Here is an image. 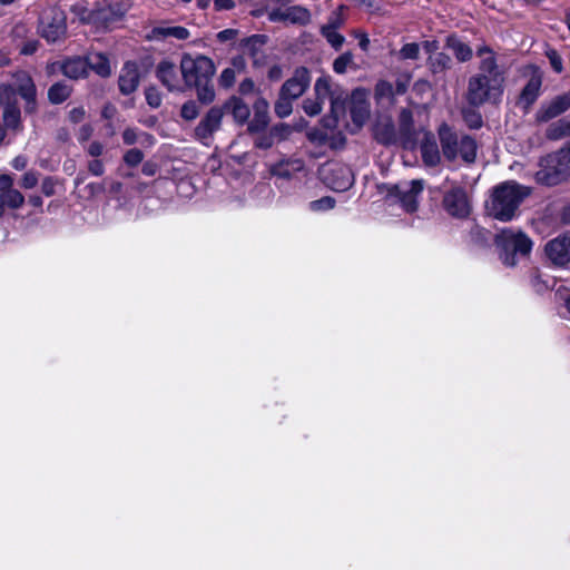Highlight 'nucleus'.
I'll list each match as a JSON object with an SVG mask.
<instances>
[{"label": "nucleus", "instance_id": "dca6fc26", "mask_svg": "<svg viewBox=\"0 0 570 570\" xmlns=\"http://www.w3.org/2000/svg\"><path fill=\"white\" fill-rule=\"evenodd\" d=\"M311 83V75L307 68H296L293 76L281 88V94L293 100L299 98Z\"/></svg>", "mask_w": 570, "mask_h": 570}, {"label": "nucleus", "instance_id": "39448f33", "mask_svg": "<svg viewBox=\"0 0 570 570\" xmlns=\"http://www.w3.org/2000/svg\"><path fill=\"white\" fill-rule=\"evenodd\" d=\"M502 80L499 77L475 75L469 80L466 99L470 105L479 107L485 102H498L503 94Z\"/></svg>", "mask_w": 570, "mask_h": 570}, {"label": "nucleus", "instance_id": "bb28decb", "mask_svg": "<svg viewBox=\"0 0 570 570\" xmlns=\"http://www.w3.org/2000/svg\"><path fill=\"white\" fill-rule=\"evenodd\" d=\"M87 68L94 70L100 77H109L112 68L108 57L101 52H91L86 57Z\"/></svg>", "mask_w": 570, "mask_h": 570}, {"label": "nucleus", "instance_id": "864d4df0", "mask_svg": "<svg viewBox=\"0 0 570 570\" xmlns=\"http://www.w3.org/2000/svg\"><path fill=\"white\" fill-rule=\"evenodd\" d=\"M547 57L549 59V62L552 67V69L557 72V73H561L562 70H563V66H562V58L561 56L553 49H549L547 51Z\"/></svg>", "mask_w": 570, "mask_h": 570}, {"label": "nucleus", "instance_id": "052dcab7", "mask_svg": "<svg viewBox=\"0 0 570 570\" xmlns=\"http://www.w3.org/2000/svg\"><path fill=\"white\" fill-rule=\"evenodd\" d=\"M56 183L52 178L47 177L41 184V190L46 196H52L55 194Z\"/></svg>", "mask_w": 570, "mask_h": 570}, {"label": "nucleus", "instance_id": "f257e3e1", "mask_svg": "<svg viewBox=\"0 0 570 570\" xmlns=\"http://www.w3.org/2000/svg\"><path fill=\"white\" fill-rule=\"evenodd\" d=\"M531 189L513 180L504 181L493 188L491 198L487 203L489 216L509 222L517 216L518 208L530 195Z\"/></svg>", "mask_w": 570, "mask_h": 570}, {"label": "nucleus", "instance_id": "c9c22d12", "mask_svg": "<svg viewBox=\"0 0 570 570\" xmlns=\"http://www.w3.org/2000/svg\"><path fill=\"white\" fill-rule=\"evenodd\" d=\"M0 199L2 204H4V206H8L13 209L20 208L24 203L23 195L14 188H11L6 193L0 194Z\"/></svg>", "mask_w": 570, "mask_h": 570}, {"label": "nucleus", "instance_id": "7c9ffc66", "mask_svg": "<svg viewBox=\"0 0 570 570\" xmlns=\"http://www.w3.org/2000/svg\"><path fill=\"white\" fill-rule=\"evenodd\" d=\"M374 135L377 141L389 145L395 140V130L392 121L386 119L375 126Z\"/></svg>", "mask_w": 570, "mask_h": 570}, {"label": "nucleus", "instance_id": "e2e57ef3", "mask_svg": "<svg viewBox=\"0 0 570 570\" xmlns=\"http://www.w3.org/2000/svg\"><path fill=\"white\" fill-rule=\"evenodd\" d=\"M254 91H255V83L250 78H246L239 83V92L242 95H249V94H253Z\"/></svg>", "mask_w": 570, "mask_h": 570}, {"label": "nucleus", "instance_id": "0e129e2a", "mask_svg": "<svg viewBox=\"0 0 570 570\" xmlns=\"http://www.w3.org/2000/svg\"><path fill=\"white\" fill-rule=\"evenodd\" d=\"M354 37L358 39V46L363 51H367L370 46V39L365 32L362 31H354Z\"/></svg>", "mask_w": 570, "mask_h": 570}, {"label": "nucleus", "instance_id": "de8ad7c7", "mask_svg": "<svg viewBox=\"0 0 570 570\" xmlns=\"http://www.w3.org/2000/svg\"><path fill=\"white\" fill-rule=\"evenodd\" d=\"M450 61V57L443 52H439L434 57H430L431 68L434 72H439L448 68Z\"/></svg>", "mask_w": 570, "mask_h": 570}, {"label": "nucleus", "instance_id": "f03ea898", "mask_svg": "<svg viewBox=\"0 0 570 570\" xmlns=\"http://www.w3.org/2000/svg\"><path fill=\"white\" fill-rule=\"evenodd\" d=\"M439 138L443 156L455 161L461 159L466 164L474 163L476 158V141L469 135L459 134L443 124L439 128Z\"/></svg>", "mask_w": 570, "mask_h": 570}, {"label": "nucleus", "instance_id": "774afa93", "mask_svg": "<svg viewBox=\"0 0 570 570\" xmlns=\"http://www.w3.org/2000/svg\"><path fill=\"white\" fill-rule=\"evenodd\" d=\"M104 147L100 142L94 141L88 147V153L92 157H98L102 154Z\"/></svg>", "mask_w": 570, "mask_h": 570}, {"label": "nucleus", "instance_id": "f704fd0d", "mask_svg": "<svg viewBox=\"0 0 570 570\" xmlns=\"http://www.w3.org/2000/svg\"><path fill=\"white\" fill-rule=\"evenodd\" d=\"M354 67V56L351 51L343 52L333 61V70L337 75H344L348 68Z\"/></svg>", "mask_w": 570, "mask_h": 570}, {"label": "nucleus", "instance_id": "603ef678", "mask_svg": "<svg viewBox=\"0 0 570 570\" xmlns=\"http://www.w3.org/2000/svg\"><path fill=\"white\" fill-rule=\"evenodd\" d=\"M400 129L404 134H409L413 124L412 112L407 109H403L400 112Z\"/></svg>", "mask_w": 570, "mask_h": 570}, {"label": "nucleus", "instance_id": "8fccbe9b", "mask_svg": "<svg viewBox=\"0 0 570 570\" xmlns=\"http://www.w3.org/2000/svg\"><path fill=\"white\" fill-rule=\"evenodd\" d=\"M303 109L308 116H316L323 110V105L316 98L305 99L303 102Z\"/></svg>", "mask_w": 570, "mask_h": 570}, {"label": "nucleus", "instance_id": "37998d69", "mask_svg": "<svg viewBox=\"0 0 570 570\" xmlns=\"http://www.w3.org/2000/svg\"><path fill=\"white\" fill-rule=\"evenodd\" d=\"M420 45L416 42H410L402 46L397 56L401 60H416L420 57Z\"/></svg>", "mask_w": 570, "mask_h": 570}, {"label": "nucleus", "instance_id": "0eeeda50", "mask_svg": "<svg viewBox=\"0 0 570 570\" xmlns=\"http://www.w3.org/2000/svg\"><path fill=\"white\" fill-rule=\"evenodd\" d=\"M180 71L186 86L191 87L212 80L215 75V65L212 59L203 55L196 57L184 55L180 61Z\"/></svg>", "mask_w": 570, "mask_h": 570}, {"label": "nucleus", "instance_id": "6e6d98bb", "mask_svg": "<svg viewBox=\"0 0 570 570\" xmlns=\"http://www.w3.org/2000/svg\"><path fill=\"white\" fill-rule=\"evenodd\" d=\"M464 120L469 125L470 128H480L482 125V118L480 114L475 111H468L464 114Z\"/></svg>", "mask_w": 570, "mask_h": 570}, {"label": "nucleus", "instance_id": "f3484780", "mask_svg": "<svg viewBox=\"0 0 570 570\" xmlns=\"http://www.w3.org/2000/svg\"><path fill=\"white\" fill-rule=\"evenodd\" d=\"M544 250L553 264L560 266L568 264L570 262V232L548 242Z\"/></svg>", "mask_w": 570, "mask_h": 570}, {"label": "nucleus", "instance_id": "7ed1b4c3", "mask_svg": "<svg viewBox=\"0 0 570 570\" xmlns=\"http://www.w3.org/2000/svg\"><path fill=\"white\" fill-rule=\"evenodd\" d=\"M495 245L500 250V258L505 266H514L517 256H525L531 252L532 242L522 232L503 229L495 236Z\"/></svg>", "mask_w": 570, "mask_h": 570}, {"label": "nucleus", "instance_id": "393cba45", "mask_svg": "<svg viewBox=\"0 0 570 570\" xmlns=\"http://www.w3.org/2000/svg\"><path fill=\"white\" fill-rule=\"evenodd\" d=\"M268 102L266 99L259 97L254 102V118L248 124L250 131H259L268 124Z\"/></svg>", "mask_w": 570, "mask_h": 570}, {"label": "nucleus", "instance_id": "f8f14e48", "mask_svg": "<svg viewBox=\"0 0 570 570\" xmlns=\"http://www.w3.org/2000/svg\"><path fill=\"white\" fill-rule=\"evenodd\" d=\"M324 180L335 191H345L354 184L352 169L342 164H328L324 170Z\"/></svg>", "mask_w": 570, "mask_h": 570}, {"label": "nucleus", "instance_id": "9d476101", "mask_svg": "<svg viewBox=\"0 0 570 570\" xmlns=\"http://www.w3.org/2000/svg\"><path fill=\"white\" fill-rule=\"evenodd\" d=\"M67 31L66 17L62 11L52 10L42 16L40 35L48 42H57L65 38Z\"/></svg>", "mask_w": 570, "mask_h": 570}, {"label": "nucleus", "instance_id": "49530a36", "mask_svg": "<svg viewBox=\"0 0 570 570\" xmlns=\"http://www.w3.org/2000/svg\"><path fill=\"white\" fill-rule=\"evenodd\" d=\"M394 95L393 86L391 82L380 80L375 86V98L377 100L387 99L390 100Z\"/></svg>", "mask_w": 570, "mask_h": 570}, {"label": "nucleus", "instance_id": "a19ab883", "mask_svg": "<svg viewBox=\"0 0 570 570\" xmlns=\"http://www.w3.org/2000/svg\"><path fill=\"white\" fill-rule=\"evenodd\" d=\"M345 9H346L345 6H340L336 10H334L328 16L327 22L325 24H323L322 27L334 29V30H338L340 28H342L345 23V16H344Z\"/></svg>", "mask_w": 570, "mask_h": 570}, {"label": "nucleus", "instance_id": "3c124183", "mask_svg": "<svg viewBox=\"0 0 570 570\" xmlns=\"http://www.w3.org/2000/svg\"><path fill=\"white\" fill-rule=\"evenodd\" d=\"M236 80V72L233 68H226L219 76V85L224 88H229Z\"/></svg>", "mask_w": 570, "mask_h": 570}, {"label": "nucleus", "instance_id": "4c0bfd02", "mask_svg": "<svg viewBox=\"0 0 570 570\" xmlns=\"http://www.w3.org/2000/svg\"><path fill=\"white\" fill-rule=\"evenodd\" d=\"M567 136H570V129L563 118L551 124L547 129V137L551 140H558Z\"/></svg>", "mask_w": 570, "mask_h": 570}, {"label": "nucleus", "instance_id": "680f3d73", "mask_svg": "<svg viewBox=\"0 0 570 570\" xmlns=\"http://www.w3.org/2000/svg\"><path fill=\"white\" fill-rule=\"evenodd\" d=\"M88 169L95 176H101L105 171L104 164L99 159L91 160L88 165Z\"/></svg>", "mask_w": 570, "mask_h": 570}, {"label": "nucleus", "instance_id": "79ce46f5", "mask_svg": "<svg viewBox=\"0 0 570 570\" xmlns=\"http://www.w3.org/2000/svg\"><path fill=\"white\" fill-rule=\"evenodd\" d=\"M287 131H288L287 126H284V125L275 126L272 129L271 135L268 137H261L257 140L256 146L259 148H269L273 145L274 137L283 138L284 132H287Z\"/></svg>", "mask_w": 570, "mask_h": 570}, {"label": "nucleus", "instance_id": "ea45409f", "mask_svg": "<svg viewBox=\"0 0 570 570\" xmlns=\"http://www.w3.org/2000/svg\"><path fill=\"white\" fill-rule=\"evenodd\" d=\"M7 107L3 111V120L8 128H17L20 121V110L17 106L6 101Z\"/></svg>", "mask_w": 570, "mask_h": 570}, {"label": "nucleus", "instance_id": "a878e982", "mask_svg": "<svg viewBox=\"0 0 570 570\" xmlns=\"http://www.w3.org/2000/svg\"><path fill=\"white\" fill-rule=\"evenodd\" d=\"M61 72L70 79H79L87 76L88 68L86 58L73 57L66 59L60 65Z\"/></svg>", "mask_w": 570, "mask_h": 570}, {"label": "nucleus", "instance_id": "4d7b16f0", "mask_svg": "<svg viewBox=\"0 0 570 570\" xmlns=\"http://www.w3.org/2000/svg\"><path fill=\"white\" fill-rule=\"evenodd\" d=\"M38 184V175L33 171H28L22 176L21 186L23 188H33Z\"/></svg>", "mask_w": 570, "mask_h": 570}, {"label": "nucleus", "instance_id": "cd10ccee", "mask_svg": "<svg viewBox=\"0 0 570 570\" xmlns=\"http://www.w3.org/2000/svg\"><path fill=\"white\" fill-rule=\"evenodd\" d=\"M304 169V163L301 159H287L277 163L272 168V174L278 178L289 179L295 173Z\"/></svg>", "mask_w": 570, "mask_h": 570}, {"label": "nucleus", "instance_id": "c756f323", "mask_svg": "<svg viewBox=\"0 0 570 570\" xmlns=\"http://www.w3.org/2000/svg\"><path fill=\"white\" fill-rule=\"evenodd\" d=\"M226 108L230 110L234 119L239 124H245L249 118V107L238 97H232L226 102Z\"/></svg>", "mask_w": 570, "mask_h": 570}, {"label": "nucleus", "instance_id": "9b49d317", "mask_svg": "<svg viewBox=\"0 0 570 570\" xmlns=\"http://www.w3.org/2000/svg\"><path fill=\"white\" fill-rule=\"evenodd\" d=\"M271 22L306 26L312 21L311 11L303 6L279 7L267 11Z\"/></svg>", "mask_w": 570, "mask_h": 570}, {"label": "nucleus", "instance_id": "58836bf2", "mask_svg": "<svg viewBox=\"0 0 570 570\" xmlns=\"http://www.w3.org/2000/svg\"><path fill=\"white\" fill-rule=\"evenodd\" d=\"M197 89V97L203 104H210L215 99V90L212 80L194 85Z\"/></svg>", "mask_w": 570, "mask_h": 570}, {"label": "nucleus", "instance_id": "2f4dec72", "mask_svg": "<svg viewBox=\"0 0 570 570\" xmlns=\"http://www.w3.org/2000/svg\"><path fill=\"white\" fill-rule=\"evenodd\" d=\"M142 160V154L138 149H130L124 156V165L121 173L124 176H132L134 169L137 168Z\"/></svg>", "mask_w": 570, "mask_h": 570}, {"label": "nucleus", "instance_id": "4be33fe9", "mask_svg": "<svg viewBox=\"0 0 570 570\" xmlns=\"http://www.w3.org/2000/svg\"><path fill=\"white\" fill-rule=\"evenodd\" d=\"M156 76L169 91L179 89V78L174 62L161 60L156 68Z\"/></svg>", "mask_w": 570, "mask_h": 570}, {"label": "nucleus", "instance_id": "1a4fd4ad", "mask_svg": "<svg viewBox=\"0 0 570 570\" xmlns=\"http://www.w3.org/2000/svg\"><path fill=\"white\" fill-rule=\"evenodd\" d=\"M127 9V4H122L121 8H118L116 11L105 8H99L96 10H89L82 3H76L71 7V11L79 18L81 22L92 23L97 27L107 28L110 22L116 20L117 17L121 16Z\"/></svg>", "mask_w": 570, "mask_h": 570}, {"label": "nucleus", "instance_id": "4468645a", "mask_svg": "<svg viewBox=\"0 0 570 570\" xmlns=\"http://www.w3.org/2000/svg\"><path fill=\"white\" fill-rule=\"evenodd\" d=\"M223 110L213 107L195 128V137L204 145L208 146L212 141L213 134L220 128L223 120Z\"/></svg>", "mask_w": 570, "mask_h": 570}, {"label": "nucleus", "instance_id": "13d9d810", "mask_svg": "<svg viewBox=\"0 0 570 570\" xmlns=\"http://www.w3.org/2000/svg\"><path fill=\"white\" fill-rule=\"evenodd\" d=\"M86 110L83 107H75L69 111L68 118L73 124H79L85 119Z\"/></svg>", "mask_w": 570, "mask_h": 570}, {"label": "nucleus", "instance_id": "c85d7f7f", "mask_svg": "<svg viewBox=\"0 0 570 570\" xmlns=\"http://www.w3.org/2000/svg\"><path fill=\"white\" fill-rule=\"evenodd\" d=\"M421 154L428 166H435L440 163V150L432 135L425 134L424 140L421 144Z\"/></svg>", "mask_w": 570, "mask_h": 570}, {"label": "nucleus", "instance_id": "aec40b11", "mask_svg": "<svg viewBox=\"0 0 570 570\" xmlns=\"http://www.w3.org/2000/svg\"><path fill=\"white\" fill-rule=\"evenodd\" d=\"M400 196L404 209L409 213L416 210L417 208V196L424 188L423 180L413 179L409 183L400 185Z\"/></svg>", "mask_w": 570, "mask_h": 570}, {"label": "nucleus", "instance_id": "b1692460", "mask_svg": "<svg viewBox=\"0 0 570 570\" xmlns=\"http://www.w3.org/2000/svg\"><path fill=\"white\" fill-rule=\"evenodd\" d=\"M139 85V69L134 62L125 63L119 76V88L122 94H131Z\"/></svg>", "mask_w": 570, "mask_h": 570}, {"label": "nucleus", "instance_id": "2eb2a0df", "mask_svg": "<svg viewBox=\"0 0 570 570\" xmlns=\"http://www.w3.org/2000/svg\"><path fill=\"white\" fill-rule=\"evenodd\" d=\"M570 109V89L543 102L535 114L539 122H547Z\"/></svg>", "mask_w": 570, "mask_h": 570}, {"label": "nucleus", "instance_id": "423d86ee", "mask_svg": "<svg viewBox=\"0 0 570 570\" xmlns=\"http://www.w3.org/2000/svg\"><path fill=\"white\" fill-rule=\"evenodd\" d=\"M314 94L322 105L325 100L330 101L331 114L335 119L344 115L348 94L338 83L334 82L330 76H322L316 79Z\"/></svg>", "mask_w": 570, "mask_h": 570}, {"label": "nucleus", "instance_id": "412c9836", "mask_svg": "<svg viewBox=\"0 0 570 570\" xmlns=\"http://www.w3.org/2000/svg\"><path fill=\"white\" fill-rule=\"evenodd\" d=\"M190 36V32L185 27L180 26H158L154 27L150 32L145 36L148 41H165L168 38L185 40Z\"/></svg>", "mask_w": 570, "mask_h": 570}, {"label": "nucleus", "instance_id": "473e14b6", "mask_svg": "<svg viewBox=\"0 0 570 570\" xmlns=\"http://www.w3.org/2000/svg\"><path fill=\"white\" fill-rule=\"evenodd\" d=\"M71 87L65 82L53 83L48 90V98L52 104H61L71 94Z\"/></svg>", "mask_w": 570, "mask_h": 570}, {"label": "nucleus", "instance_id": "5701e85b", "mask_svg": "<svg viewBox=\"0 0 570 570\" xmlns=\"http://www.w3.org/2000/svg\"><path fill=\"white\" fill-rule=\"evenodd\" d=\"M478 56L481 58L479 75H488V78L499 77L502 83H504L503 72L499 69L492 50L488 47H482L478 50Z\"/></svg>", "mask_w": 570, "mask_h": 570}, {"label": "nucleus", "instance_id": "a18cd8bd", "mask_svg": "<svg viewBox=\"0 0 570 570\" xmlns=\"http://www.w3.org/2000/svg\"><path fill=\"white\" fill-rule=\"evenodd\" d=\"M335 206V199L330 196L322 197L317 200H313L308 204V208L312 212L320 213V212H326Z\"/></svg>", "mask_w": 570, "mask_h": 570}, {"label": "nucleus", "instance_id": "e433bc0d", "mask_svg": "<svg viewBox=\"0 0 570 570\" xmlns=\"http://www.w3.org/2000/svg\"><path fill=\"white\" fill-rule=\"evenodd\" d=\"M320 32L334 50L337 51L343 47L345 37L338 30L321 27Z\"/></svg>", "mask_w": 570, "mask_h": 570}, {"label": "nucleus", "instance_id": "09e8293b", "mask_svg": "<svg viewBox=\"0 0 570 570\" xmlns=\"http://www.w3.org/2000/svg\"><path fill=\"white\" fill-rule=\"evenodd\" d=\"M198 115H199V109L195 101L189 100L183 105L181 110H180V116L185 120H194L197 118Z\"/></svg>", "mask_w": 570, "mask_h": 570}, {"label": "nucleus", "instance_id": "a211bd4d", "mask_svg": "<svg viewBox=\"0 0 570 570\" xmlns=\"http://www.w3.org/2000/svg\"><path fill=\"white\" fill-rule=\"evenodd\" d=\"M351 115L353 121L362 126L370 116L368 94L365 89L357 88L352 92Z\"/></svg>", "mask_w": 570, "mask_h": 570}, {"label": "nucleus", "instance_id": "c03bdc74", "mask_svg": "<svg viewBox=\"0 0 570 570\" xmlns=\"http://www.w3.org/2000/svg\"><path fill=\"white\" fill-rule=\"evenodd\" d=\"M292 101L293 99L285 97L279 92V98L275 104V112L278 117L285 118L292 112Z\"/></svg>", "mask_w": 570, "mask_h": 570}, {"label": "nucleus", "instance_id": "6e6552de", "mask_svg": "<svg viewBox=\"0 0 570 570\" xmlns=\"http://www.w3.org/2000/svg\"><path fill=\"white\" fill-rule=\"evenodd\" d=\"M17 92L26 100L27 110L31 111L36 102V86L30 75L26 71L16 72L11 85L0 86V100L11 101Z\"/></svg>", "mask_w": 570, "mask_h": 570}, {"label": "nucleus", "instance_id": "338daca9", "mask_svg": "<svg viewBox=\"0 0 570 570\" xmlns=\"http://www.w3.org/2000/svg\"><path fill=\"white\" fill-rule=\"evenodd\" d=\"M92 135V127L90 125H83L80 127L78 132V139L80 141L88 140Z\"/></svg>", "mask_w": 570, "mask_h": 570}, {"label": "nucleus", "instance_id": "20e7f679", "mask_svg": "<svg viewBox=\"0 0 570 570\" xmlns=\"http://www.w3.org/2000/svg\"><path fill=\"white\" fill-rule=\"evenodd\" d=\"M570 170V147L548 155L541 161V168L535 174V180L547 186H554L567 179Z\"/></svg>", "mask_w": 570, "mask_h": 570}, {"label": "nucleus", "instance_id": "6ab92c4d", "mask_svg": "<svg viewBox=\"0 0 570 570\" xmlns=\"http://www.w3.org/2000/svg\"><path fill=\"white\" fill-rule=\"evenodd\" d=\"M542 86V76L540 72L534 71L524 88L522 89L519 97V106L528 112L531 106L535 102L540 96Z\"/></svg>", "mask_w": 570, "mask_h": 570}, {"label": "nucleus", "instance_id": "72a5a7b5", "mask_svg": "<svg viewBox=\"0 0 570 570\" xmlns=\"http://www.w3.org/2000/svg\"><path fill=\"white\" fill-rule=\"evenodd\" d=\"M448 47L452 50V52L460 61H468L472 57L471 48L455 38L448 39Z\"/></svg>", "mask_w": 570, "mask_h": 570}, {"label": "nucleus", "instance_id": "5fc2aeb1", "mask_svg": "<svg viewBox=\"0 0 570 570\" xmlns=\"http://www.w3.org/2000/svg\"><path fill=\"white\" fill-rule=\"evenodd\" d=\"M145 97H146L148 105L153 108H158L161 105V101H163L161 94L155 88H149L145 92Z\"/></svg>", "mask_w": 570, "mask_h": 570}, {"label": "nucleus", "instance_id": "69168bd1", "mask_svg": "<svg viewBox=\"0 0 570 570\" xmlns=\"http://www.w3.org/2000/svg\"><path fill=\"white\" fill-rule=\"evenodd\" d=\"M214 7L217 11L230 10L235 7V0H214Z\"/></svg>", "mask_w": 570, "mask_h": 570}, {"label": "nucleus", "instance_id": "ddd939ff", "mask_svg": "<svg viewBox=\"0 0 570 570\" xmlns=\"http://www.w3.org/2000/svg\"><path fill=\"white\" fill-rule=\"evenodd\" d=\"M443 206L449 215L455 218H465L471 210L470 200L466 191L462 187H453L445 193Z\"/></svg>", "mask_w": 570, "mask_h": 570}, {"label": "nucleus", "instance_id": "bf43d9fd", "mask_svg": "<svg viewBox=\"0 0 570 570\" xmlns=\"http://www.w3.org/2000/svg\"><path fill=\"white\" fill-rule=\"evenodd\" d=\"M13 177L7 174H0V194L13 188Z\"/></svg>", "mask_w": 570, "mask_h": 570}]
</instances>
